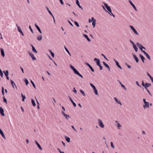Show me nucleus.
<instances>
[{
	"mask_svg": "<svg viewBox=\"0 0 153 153\" xmlns=\"http://www.w3.org/2000/svg\"><path fill=\"white\" fill-rule=\"evenodd\" d=\"M91 19H92V20H93V21L92 22V25L93 27H95L96 26V20L94 19V18L93 17H92L91 18Z\"/></svg>",
	"mask_w": 153,
	"mask_h": 153,
	"instance_id": "nucleus-9",
	"label": "nucleus"
},
{
	"mask_svg": "<svg viewBox=\"0 0 153 153\" xmlns=\"http://www.w3.org/2000/svg\"><path fill=\"white\" fill-rule=\"evenodd\" d=\"M59 1L63 5L64 4V3L62 0H59Z\"/></svg>",
	"mask_w": 153,
	"mask_h": 153,
	"instance_id": "nucleus-63",
	"label": "nucleus"
},
{
	"mask_svg": "<svg viewBox=\"0 0 153 153\" xmlns=\"http://www.w3.org/2000/svg\"><path fill=\"white\" fill-rule=\"evenodd\" d=\"M42 39V36L41 35H38L37 37V39L39 41H41Z\"/></svg>",
	"mask_w": 153,
	"mask_h": 153,
	"instance_id": "nucleus-30",
	"label": "nucleus"
},
{
	"mask_svg": "<svg viewBox=\"0 0 153 153\" xmlns=\"http://www.w3.org/2000/svg\"><path fill=\"white\" fill-rule=\"evenodd\" d=\"M94 90V92L95 94L96 95H98V91L96 88H95L93 89Z\"/></svg>",
	"mask_w": 153,
	"mask_h": 153,
	"instance_id": "nucleus-39",
	"label": "nucleus"
},
{
	"mask_svg": "<svg viewBox=\"0 0 153 153\" xmlns=\"http://www.w3.org/2000/svg\"><path fill=\"white\" fill-rule=\"evenodd\" d=\"M74 23L77 27H79V24L77 22H76V21H74Z\"/></svg>",
	"mask_w": 153,
	"mask_h": 153,
	"instance_id": "nucleus-43",
	"label": "nucleus"
},
{
	"mask_svg": "<svg viewBox=\"0 0 153 153\" xmlns=\"http://www.w3.org/2000/svg\"><path fill=\"white\" fill-rule=\"evenodd\" d=\"M79 91H80V92H81V93L82 94L83 96H85V94L82 90L80 89Z\"/></svg>",
	"mask_w": 153,
	"mask_h": 153,
	"instance_id": "nucleus-40",
	"label": "nucleus"
},
{
	"mask_svg": "<svg viewBox=\"0 0 153 153\" xmlns=\"http://www.w3.org/2000/svg\"><path fill=\"white\" fill-rule=\"evenodd\" d=\"M85 64L86 65H87L91 69V70L93 72H94V69L88 63V62H85Z\"/></svg>",
	"mask_w": 153,
	"mask_h": 153,
	"instance_id": "nucleus-10",
	"label": "nucleus"
},
{
	"mask_svg": "<svg viewBox=\"0 0 153 153\" xmlns=\"http://www.w3.org/2000/svg\"><path fill=\"white\" fill-rule=\"evenodd\" d=\"M3 72L4 73L5 76H8L9 71L8 70H6L5 71H4Z\"/></svg>",
	"mask_w": 153,
	"mask_h": 153,
	"instance_id": "nucleus-32",
	"label": "nucleus"
},
{
	"mask_svg": "<svg viewBox=\"0 0 153 153\" xmlns=\"http://www.w3.org/2000/svg\"><path fill=\"white\" fill-rule=\"evenodd\" d=\"M147 75L149 76L152 81L153 82V78L148 73H147Z\"/></svg>",
	"mask_w": 153,
	"mask_h": 153,
	"instance_id": "nucleus-37",
	"label": "nucleus"
},
{
	"mask_svg": "<svg viewBox=\"0 0 153 153\" xmlns=\"http://www.w3.org/2000/svg\"><path fill=\"white\" fill-rule=\"evenodd\" d=\"M118 81L119 82V83H120V85H121V86L123 88V89L125 90H126V87L125 86L123 85L122 83L120 81H119V80H118Z\"/></svg>",
	"mask_w": 153,
	"mask_h": 153,
	"instance_id": "nucleus-25",
	"label": "nucleus"
},
{
	"mask_svg": "<svg viewBox=\"0 0 153 153\" xmlns=\"http://www.w3.org/2000/svg\"><path fill=\"white\" fill-rule=\"evenodd\" d=\"M114 62H115L117 66L120 69H122V68L121 67V66L120 65H119V62L116 60L115 59H114Z\"/></svg>",
	"mask_w": 153,
	"mask_h": 153,
	"instance_id": "nucleus-12",
	"label": "nucleus"
},
{
	"mask_svg": "<svg viewBox=\"0 0 153 153\" xmlns=\"http://www.w3.org/2000/svg\"><path fill=\"white\" fill-rule=\"evenodd\" d=\"M98 66L99 67L100 70H102V67L101 65V64H100L99 65H98Z\"/></svg>",
	"mask_w": 153,
	"mask_h": 153,
	"instance_id": "nucleus-56",
	"label": "nucleus"
},
{
	"mask_svg": "<svg viewBox=\"0 0 153 153\" xmlns=\"http://www.w3.org/2000/svg\"><path fill=\"white\" fill-rule=\"evenodd\" d=\"M29 28H30L31 32L32 33H33V31L32 30V29L31 27L30 26H29Z\"/></svg>",
	"mask_w": 153,
	"mask_h": 153,
	"instance_id": "nucleus-52",
	"label": "nucleus"
},
{
	"mask_svg": "<svg viewBox=\"0 0 153 153\" xmlns=\"http://www.w3.org/2000/svg\"><path fill=\"white\" fill-rule=\"evenodd\" d=\"M83 36L87 40L88 42H90L91 41L90 39L88 37V36L87 35L84 34Z\"/></svg>",
	"mask_w": 153,
	"mask_h": 153,
	"instance_id": "nucleus-27",
	"label": "nucleus"
},
{
	"mask_svg": "<svg viewBox=\"0 0 153 153\" xmlns=\"http://www.w3.org/2000/svg\"><path fill=\"white\" fill-rule=\"evenodd\" d=\"M24 81L27 85L28 84L29 82L27 79H24Z\"/></svg>",
	"mask_w": 153,
	"mask_h": 153,
	"instance_id": "nucleus-42",
	"label": "nucleus"
},
{
	"mask_svg": "<svg viewBox=\"0 0 153 153\" xmlns=\"http://www.w3.org/2000/svg\"><path fill=\"white\" fill-rule=\"evenodd\" d=\"M0 75L1 77H3V74L2 71L0 72Z\"/></svg>",
	"mask_w": 153,
	"mask_h": 153,
	"instance_id": "nucleus-58",
	"label": "nucleus"
},
{
	"mask_svg": "<svg viewBox=\"0 0 153 153\" xmlns=\"http://www.w3.org/2000/svg\"><path fill=\"white\" fill-rule=\"evenodd\" d=\"M0 134L2 136V137L4 139H5L6 137L5 135L4 134V133L3 131H2L1 129L0 128Z\"/></svg>",
	"mask_w": 153,
	"mask_h": 153,
	"instance_id": "nucleus-16",
	"label": "nucleus"
},
{
	"mask_svg": "<svg viewBox=\"0 0 153 153\" xmlns=\"http://www.w3.org/2000/svg\"><path fill=\"white\" fill-rule=\"evenodd\" d=\"M64 48H65V49L66 51L68 53V54L70 56H71V54L70 53V52H69V51L67 49V48H66V47L65 46H64Z\"/></svg>",
	"mask_w": 153,
	"mask_h": 153,
	"instance_id": "nucleus-33",
	"label": "nucleus"
},
{
	"mask_svg": "<svg viewBox=\"0 0 153 153\" xmlns=\"http://www.w3.org/2000/svg\"><path fill=\"white\" fill-rule=\"evenodd\" d=\"M65 140H66L69 143L70 142V139L69 137H68L67 136H65Z\"/></svg>",
	"mask_w": 153,
	"mask_h": 153,
	"instance_id": "nucleus-34",
	"label": "nucleus"
},
{
	"mask_svg": "<svg viewBox=\"0 0 153 153\" xmlns=\"http://www.w3.org/2000/svg\"><path fill=\"white\" fill-rule=\"evenodd\" d=\"M101 55L103 56V57L107 61H108V60L107 59V58L106 57V56L103 54H102Z\"/></svg>",
	"mask_w": 153,
	"mask_h": 153,
	"instance_id": "nucleus-48",
	"label": "nucleus"
},
{
	"mask_svg": "<svg viewBox=\"0 0 153 153\" xmlns=\"http://www.w3.org/2000/svg\"><path fill=\"white\" fill-rule=\"evenodd\" d=\"M35 25L36 27V28H37V29L38 30V31H39V32L40 33H42V32L41 30V29H40V28L36 24H35Z\"/></svg>",
	"mask_w": 153,
	"mask_h": 153,
	"instance_id": "nucleus-23",
	"label": "nucleus"
},
{
	"mask_svg": "<svg viewBox=\"0 0 153 153\" xmlns=\"http://www.w3.org/2000/svg\"><path fill=\"white\" fill-rule=\"evenodd\" d=\"M136 84L139 87H141V86L140 85V84L137 81H136Z\"/></svg>",
	"mask_w": 153,
	"mask_h": 153,
	"instance_id": "nucleus-51",
	"label": "nucleus"
},
{
	"mask_svg": "<svg viewBox=\"0 0 153 153\" xmlns=\"http://www.w3.org/2000/svg\"><path fill=\"white\" fill-rule=\"evenodd\" d=\"M31 82L32 83L33 87L36 89V86L33 82L32 80H31Z\"/></svg>",
	"mask_w": 153,
	"mask_h": 153,
	"instance_id": "nucleus-46",
	"label": "nucleus"
},
{
	"mask_svg": "<svg viewBox=\"0 0 153 153\" xmlns=\"http://www.w3.org/2000/svg\"><path fill=\"white\" fill-rule=\"evenodd\" d=\"M2 93L3 95H4V89L3 87H2Z\"/></svg>",
	"mask_w": 153,
	"mask_h": 153,
	"instance_id": "nucleus-44",
	"label": "nucleus"
},
{
	"mask_svg": "<svg viewBox=\"0 0 153 153\" xmlns=\"http://www.w3.org/2000/svg\"><path fill=\"white\" fill-rule=\"evenodd\" d=\"M143 53L146 55L147 58L149 60L151 59L148 53L145 51H143Z\"/></svg>",
	"mask_w": 153,
	"mask_h": 153,
	"instance_id": "nucleus-18",
	"label": "nucleus"
},
{
	"mask_svg": "<svg viewBox=\"0 0 153 153\" xmlns=\"http://www.w3.org/2000/svg\"><path fill=\"white\" fill-rule=\"evenodd\" d=\"M68 97L69 99V100H70L71 102H73L74 101L73 100L71 99V98L70 97V96H68Z\"/></svg>",
	"mask_w": 153,
	"mask_h": 153,
	"instance_id": "nucleus-57",
	"label": "nucleus"
},
{
	"mask_svg": "<svg viewBox=\"0 0 153 153\" xmlns=\"http://www.w3.org/2000/svg\"><path fill=\"white\" fill-rule=\"evenodd\" d=\"M46 8L47 10L48 11V13H49L53 17V14H52L51 11L49 10L48 7H46Z\"/></svg>",
	"mask_w": 153,
	"mask_h": 153,
	"instance_id": "nucleus-31",
	"label": "nucleus"
},
{
	"mask_svg": "<svg viewBox=\"0 0 153 153\" xmlns=\"http://www.w3.org/2000/svg\"><path fill=\"white\" fill-rule=\"evenodd\" d=\"M129 27H130L131 29L134 32L136 35H138V33L137 32L135 29L132 26H130Z\"/></svg>",
	"mask_w": 153,
	"mask_h": 153,
	"instance_id": "nucleus-7",
	"label": "nucleus"
},
{
	"mask_svg": "<svg viewBox=\"0 0 153 153\" xmlns=\"http://www.w3.org/2000/svg\"><path fill=\"white\" fill-rule=\"evenodd\" d=\"M3 102H6V103H7V101L6 99L4 97H3Z\"/></svg>",
	"mask_w": 153,
	"mask_h": 153,
	"instance_id": "nucleus-47",
	"label": "nucleus"
},
{
	"mask_svg": "<svg viewBox=\"0 0 153 153\" xmlns=\"http://www.w3.org/2000/svg\"><path fill=\"white\" fill-rule=\"evenodd\" d=\"M70 67L73 70L75 74L78 75L82 78H83V76L79 73V72L73 66L71 65L70 66Z\"/></svg>",
	"mask_w": 153,
	"mask_h": 153,
	"instance_id": "nucleus-1",
	"label": "nucleus"
},
{
	"mask_svg": "<svg viewBox=\"0 0 153 153\" xmlns=\"http://www.w3.org/2000/svg\"><path fill=\"white\" fill-rule=\"evenodd\" d=\"M121 126V125H120V124L119 123H118L117 124V127L119 129H120V127Z\"/></svg>",
	"mask_w": 153,
	"mask_h": 153,
	"instance_id": "nucleus-55",
	"label": "nucleus"
},
{
	"mask_svg": "<svg viewBox=\"0 0 153 153\" xmlns=\"http://www.w3.org/2000/svg\"><path fill=\"white\" fill-rule=\"evenodd\" d=\"M10 83H11V84L12 85V86L13 87V88H14V85H15L16 88H17V87L16 86V85L15 83H14V82L12 80H10Z\"/></svg>",
	"mask_w": 153,
	"mask_h": 153,
	"instance_id": "nucleus-26",
	"label": "nucleus"
},
{
	"mask_svg": "<svg viewBox=\"0 0 153 153\" xmlns=\"http://www.w3.org/2000/svg\"><path fill=\"white\" fill-rule=\"evenodd\" d=\"M31 103H32V105L34 106H36V103H35V101L33 99H31Z\"/></svg>",
	"mask_w": 153,
	"mask_h": 153,
	"instance_id": "nucleus-36",
	"label": "nucleus"
},
{
	"mask_svg": "<svg viewBox=\"0 0 153 153\" xmlns=\"http://www.w3.org/2000/svg\"><path fill=\"white\" fill-rule=\"evenodd\" d=\"M108 13L111 16H112L114 17H115V16L113 13H112V11L111 12H110V13L108 12Z\"/></svg>",
	"mask_w": 153,
	"mask_h": 153,
	"instance_id": "nucleus-54",
	"label": "nucleus"
},
{
	"mask_svg": "<svg viewBox=\"0 0 153 153\" xmlns=\"http://www.w3.org/2000/svg\"><path fill=\"white\" fill-rule=\"evenodd\" d=\"M30 45L32 47V50L33 51V52L37 53V51L35 49V48L32 45Z\"/></svg>",
	"mask_w": 153,
	"mask_h": 153,
	"instance_id": "nucleus-22",
	"label": "nucleus"
},
{
	"mask_svg": "<svg viewBox=\"0 0 153 153\" xmlns=\"http://www.w3.org/2000/svg\"><path fill=\"white\" fill-rule=\"evenodd\" d=\"M130 42L132 44V45H135V44L134 43V42L131 40V39L130 40Z\"/></svg>",
	"mask_w": 153,
	"mask_h": 153,
	"instance_id": "nucleus-49",
	"label": "nucleus"
},
{
	"mask_svg": "<svg viewBox=\"0 0 153 153\" xmlns=\"http://www.w3.org/2000/svg\"><path fill=\"white\" fill-rule=\"evenodd\" d=\"M102 62H103V65L105 66L106 68H108V69L109 70V71H110V67L105 62H104V61H103Z\"/></svg>",
	"mask_w": 153,
	"mask_h": 153,
	"instance_id": "nucleus-20",
	"label": "nucleus"
},
{
	"mask_svg": "<svg viewBox=\"0 0 153 153\" xmlns=\"http://www.w3.org/2000/svg\"><path fill=\"white\" fill-rule=\"evenodd\" d=\"M0 113L2 116H4V110L2 107H0Z\"/></svg>",
	"mask_w": 153,
	"mask_h": 153,
	"instance_id": "nucleus-14",
	"label": "nucleus"
},
{
	"mask_svg": "<svg viewBox=\"0 0 153 153\" xmlns=\"http://www.w3.org/2000/svg\"><path fill=\"white\" fill-rule=\"evenodd\" d=\"M134 48V49L135 52H137L138 51V49L137 46L135 45L133 46Z\"/></svg>",
	"mask_w": 153,
	"mask_h": 153,
	"instance_id": "nucleus-35",
	"label": "nucleus"
},
{
	"mask_svg": "<svg viewBox=\"0 0 153 153\" xmlns=\"http://www.w3.org/2000/svg\"><path fill=\"white\" fill-rule=\"evenodd\" d=\"M18 31L22 34V35L23 36H24V34H23V32L22 31V30L21 29V28L19 27H18Z\"/></svg>",
	"mask_w": 153,
	"mask_h": 153,
	"instance_id": "nucleus-29",
	"label": "nucleus"
},
{
	"mask_svg": "<svg viewBox=\"0 0 153 153\" xmlns=\"http://www.w3.org/2000/svg\"><path fill=\"white\" fill-rule=\"evenodd\" d=\"M0 50L1 55L3 57H4V56L5 54L4 50L2 48H1Z\"/></svg>",
	"mask_w": 153,
	"mask_h": 153,
	"instance_id": "nucleus-28",
	"label": "nucleus"
},
{
	"mask_svg": "<svg viewBox=\"0 0 153 153\" xmlns=\"http://www.w3.org/2000/svg\"><path fill=\"white\" fill-rule=\"evenodd\" d=\"M98 122L99 126L101 128H103L104 127V125L103 124L102 121L100 119H98Z\"/></svg>",
	"mask_w": 153,
	"mask_h": 153,
	"instance_id": "nucleus-2",
	"label": "nucleus"
},
{
	"mask_svg": "<svg viewBox=\"0 0 153 153\" xmlns=\"http://www.w3.org/2000/svg\"><path fill=\"white\" fill-rule=\"evenodd\" d=\"M90 84L93 89L96 88L95 86L93 84L91 83H90Z\"/></svg>",
	"mask_w": 153,
	"mask_h": 153,
	"instance_id": "nucleus-41",
	"label": "nucleus"
},
{
	"mask_svg": "<svg viewBox=\"0 0 153 153\" xmlns=\"http://www.w3.org/2000/svg\"><path fill=\"white\" fill-rule=\"evenodd\" d=\"M111 147L113 148H114V146L113 144V143L112 142H111Z\"/></svg>",
	"mask_w": 153,
	"mask_h": 153,
	"instance_id": "nucleus-45",
	"label": "nucleus"
},
{
	"mask_svg": "<svg viewBox=\"0 0 153 153\" xmlns=\"http://www.w3.org/2000/svg\"><path fill=\"white\" fill-rule=\"evenodd\" d=\"M103 4H104V6L107 10L109 12H111V7L110 6H108V4L106 3H105L104 2L103 3Z\"/></svg>",
	"mask_w": 153,
	"mask_h": 153,
	"instance_id": "nucleus-4",
	"label": "nucleus"
},
{
	"mask_svg": "<svg viewBox=\"0 0 153 153\" xmlns=\"http://www.w3.org/2000/svg\"><path fill=\"white\" fill-rule=\"evenodd\" d=\"M21 96L22 98V101H25V100L26 99V97L25 95H24L22 94H21Z\"/></svg>",
	"mask_w": 153,
	"mask_h": 153,
	"instance_id": "nucleus-38",
	"label": "nucleus"
},
{
	"mask_svg": "<svg viewBox=\"0 0 153 153\" xmlns=\"http://www.w3.org/2000/svg\"><path fill=\"white\" fill-rule=\"evenodd\" d=\"M114 99L115 100V101H116L117 103H118V102H119L120 101H118V99L116 97H114Z\"/></svg>",
	"mask_w": 153,
	"mask_h": 153,
	"instance_id": "nucleus-53",
	"label": "nucleus"
},
{
	"mask_svg": "<svg viewBox=\"0 0 153 153\" xmlns=\"http://www.w3.org/2000/svg\"><path fill=\"white\" fill-rule=\"evenodd\" d=\"M138 47L141 50V51L143 52V51H144L143 50V49H146V48L143 46L142 45H141L140 44L138 43H136Z\"/></svg>",
	"mask_w": 153,
	"mask_h": 153,
	"instance_id": "nucleus-3",
	"label": "nucleus"
},
{
	"mask_svg": "<svg viewBox=\"0 0 153 153\" xmlns=\"http://www.w3.org/2000/svg\"><path fill=\"white\" fill-rule=\"evenodd\" d=\"M73 91L75 93H77V91L75 89V88H73Z\"/></svg>",
	"mask_w": 153,
	"mask_h": 153,
	"instance_id": "nucleus-50",
	"label": "nucleus"
},
{
	"mask_svg": "<svg viewBox=\"0 0 153 153\" xmlns=\"http://www.w3.org/2000/svg\"><path fill=\"white\" fill-rule=\"evenodd\" d=\"M126 65H127L129 68H131V66L128 65L127 63H126Z\"/></svg>",
	"mask_w": 153,
	"mask_h": 153,
	"instance_id": "nucleus-61",
	"label": "nucleus"
},
{
	"mask_svg": "<svg viewBox=\"0 0 153 153\" xmlns=\"http://www.w3.org/2000/svg\"><path fill=\"white\" fill-rule=\"evenodd\" d=\"M146 90H147V91L148 92V93L149 94V95L151 96H152V95L151 94V93L149 91L148 89H147Z\"/></svg>",
	"mask_w": 153,
	"mask_h": 153,
	"instance_id": "nucleus-62",
	"label": "nucleus"
},
{
	"mask_svg": "<svg viewBox=\"0 0 153 153\" xmlns=\"http://www.w3.org/2000/svg\"><path fill=\"white\" fill-rule=\"evenodd\" d=\"M129 2L131 6L134 8V9L136 11H137V10L135 6V5L132 3V2L131 0H129Z\"/></svg>",
	"mask_w": 153,
	"mask_h": 153,
	"instance_id": "nucleus-13",
	"label": "nucleus"
},
{
	"mask_svg": "<svg viewBox=\"0 0 153 153\" xmlns=\"http://www.w3.org/2000/svg\"><path fill=\"white\" fill-rule=\"evenodd\" d=\"M150 86H151V84L150 83H146L144 88L146 90L147 89H148L147 88Z\"/></svg>",
	"mask_w": 153,
	"mask_h": 153,
	"instance_id": "nucleus-21",
	"label": "nucleus"
},
{
	"mask_svg": "<svg viewBox=\"0 0 153 153\" xmlns=\"http://www.w3.org/2000/svg\"><path fill=\"white\" fill-rule=\"evenodd\" d=\"M142 85L144 87L145 86V84L144 83V82L143 81H142Z\"/></svg>",
	"mask_w": 153,
	"mask_h": 153,
	"instance_id": "nucleus-60",
	"label": "nucleus"
},
{
	"mask_svg": "<svg viewBox=\"0 0 153 153\" xmlns=\"http://www.w3.org/2000/svg\"><path fill=\"white\" fill-rule=\"evenodd\" d=\"M68 22L72 26H73V24L70 22V21L68 20Z\"/></svg>",
	"mask_w": 153,
	"mask_h": 153,
	"instance_id": "nucleus-59",
	"label": "nucleus"
},
{
	"mask_svg": "<svg viewBox=\"0 0 153 153\" xmlns=\"http://www.w3.org/2000/svg\"><path fill=\"white\" fill-rule=\"evenodd\" d=\"M28 53L30 57L32 58L33 60H34L36 59V58L34 56L32 52L29 51Z\"/></svg>",
	"mask_w": 153,
	"mask_h": 153,
	"instance_id": "nucleus-6",
	"label": "nucleus"
},
{
	"mask_svg": "<svg viewBox=\"0 0 153 153\" xmlns=\"http://www.w3.org/2000/svg\"><path fill=\"white\" fill-rule=\"evenodd\" d=\"M139 56L143 62L144 63V60L145 59V58L141 54H140Z\"/></svg>",
	"mask_w": 153,
	"mask_h": 153,
	"instance_id": "nucleus-17",
	"label": "nucleus"
},
{
	"mask_svg": "<svg viewBox=\"0 0 153 153\" xmlns=\"http://www.w3.org/2000/svg\"><path fill=\"white\" fill-rule=\"evenodd\" d=\"M76 4L79 6V7L80 8H81L82 9H83V8L80 5L79 1H78V0H76Z\"/></svg>",
	"mask_w": 153,
	"mask_h": 153,
	"instance_id": "nucleus-24",
	"label": "nucleus"
},
{
	"mask_svg": "<svg viewBox=\"0 0 153 153\" xmlns=\"http://www.w3.org/2000/svg\"><path fill=\"white\" fill-rule=\"evenodd\" d=\"M51 55L53 57H54V53H53V52H52V53H51Z\"/></svg>",
	"mask_w": 153,
	"mask_h": 153,
	"instance_id": "nucleus-64",
	"label": "nucleus"
},
{
	"mask_svg": "<svg viewBox=\"0 0 153 153\" xmlns=\"http://www.w3.org/2000/svg\"><path fill=\"white\" fill-rule=\"evenodd\" d=\"M145 105H143V107L144 109L149 108V102L145 103Z\"/></svg>",
	"mask_w": 153,
	"mask_h": 153,
	"instance_id": "nucleus-11",
	"label": "nucleus"
},
{
	"mask_svg": "<svg viewBox=\"0 0 153 153\" xmlns=\"http://www.w3.org/2000/svg\"><path fill=\"white\" fill-rule=\"evenodd\" d=\"M35 142L36 143V145L39 148V149L41 150H42V148L41 147L40 145L38 143L37 141L36 140H35Z\"/></svg>",
	"mask_w": 153,
	"mask_h": 153,
	"instance_id": "nucleus-19",
	"label": "nucleus"
},
{
	"mask_svg": "<svg viewBox=\"0 0 153 153\" xmlns=\"http://www.w3.org/2000/svg\"><path fill=\"white\" fill-rule=\"evenodd\" d=\"M94 61H96V65L98 66V65H99L100 64V61L99 59H97V58H95L94 59Z\"/></svg>",
	"mask_w": 153,
	"mask_h": 153,
	"instance_id": "nucleus-8",
	"label": "nucleus"
},
{
	"mask_svg": "<svg viewBox=\"0 0 153 153\" xmlns=\"http://www.w3.org/2000/svg\"><path fill=\"white\" fill-rule=\"evenodd\" d=\"M62 114L64 116L65 118L67 119L68 120L70 118V117L67 114H66L64 111H62Z\"/></svg>",
	"mask_w": 153,
	"mask_h": 153,
	"instance_id": "nucleus-5",
	"label": "nucleus"
},
{
	"mask_svg": "<svg viewBox=\"0 0 153 153\" xmlns=\"http://www.w3.org/2000/svg\"><path fill=\"white\" fill-rule=\"evenodd\" d=\"M133 58H134V59L137 62V63H138V62L139 61V60L138 58L137 57V56L134 54H133Z\"/></svg>",
	"mask_w": 153,
	"mask_h": 153,
	"instance_id": "nucleus-15",
	"label": "nucleus"
}]
</instances>
